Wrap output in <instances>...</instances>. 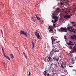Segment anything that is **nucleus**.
Returning <instances> with one entry per match:
<instances>
[{"instance_id":"1","label":"nucleus","mask_w":76,"mask_h":76,"mask_svg":"<svg viewBox=\"0 0 76 76\" xmlns=\"http://www.w3.org/2000/svg\"><path fill=\"white\" fill-rule=\"evenodd\" d=\"M58 15V13H57V12L56 11H53L52 12V19H58V17L57 16V15Z\"/></svg>"},{"instance_id":"2","label":"nucleus","mask_w":76,"mask_h":76,"mask_svg":"<svg viewBox=\"0 0 76 76\" xmlns=\"http://www.w3.org/2000/svg\"><path fill=\"white\" fill-rule=\"evenodd\" d=\"M52 59L51 58L50 56H48L46 57L45 61V62H50V61H51Z\"/></svg>"},{"instance_id":"3","label":"nucleus","mask_w":76,"mask_h":76,"mask_svg":"<svg viewBox=\"0 0 76 76\" xmlns=\"http://www.w3.org/2000/svg\"><path fill=\"white\" fill-rule=\"evenodd\" d=\"M71 27H68L67 28H63V27H61V29L62 30L64 31H65L66 32H67V30H69V29H70Z\"/></svg>"},{"instance_id":"4","label":"nucleus","mask_w":76,"mask_h":76,"mask_svg":"<svg viewBox=\"0 0 76 76\" xmlns=\"http://www.w3.org/2000/svg\"><path fill=\"white\" fill-rule=\"evenodd\" d=\"M20 34H21V35H24L25 36V37H28V35L26 33V32H25L24 31H21L20 32Z\"/></svg>"},{"instance_id":"5","label":"nucleus","mask_w":76,"mask_h":76,"mask_svg":"<svg viewBox=\"0 0 76 76\" xmlns=\"http://www.w3.org/2000/svg\"><path fill=\"white\" fill-rule=\"evenodd\" d=\"M34 34L37 37V38L38 39H39L40 38H41L40 36L39 35V33H38L37 32H34Z\"/></svg>"},{"instance_id":"6","label":"nucleus","mask_w":76,"mask_h":76,"mask_svg":"<svg viewBox=\"0 0 76 76\" xmlns=\"http://www.w3.org/2000/svg\"><path fill=\"white\" fill-rule=\"evenodd\" d=\"M44 74L45 76H50V74H49V73L45 71L44 72Z\"/></svg>"},{"instance_id":"7","label":"nucleus","mask_w":76,"mask_h":76,"mask_svg":"<svg viewBox=\"0 0 76 76\" xmlns=\"http://www.w3.org/2000/svg\"><path fill=\"white\" fill-rule=\"evenodd\" d=\"M64 18H66V19L67 18H71L70 17V15H65L64 16Z\"/></svg>"},{"instance_id":"8","label":"nucleus","mask_w":76,"mask_h":76,"mask_svg":"<svg viewBox=\"0 0 76 76\" xmlns=\"http://www.w3.org/2000/svg\"><path fill=\"white\" fill-rule=\"evenodd\" d=\"M51 39H52V45H53V47H54V45H53V41H54V38L53 37H51Z\"/></svg>"},{"instance_id":"9","label":"nucleus","mask_w":76,"mask_h":76,"mask_svg":"<svg viewBox=\"0 0 76 76\" xmlns=\"http://www.w3.org/2000/svg\"><path fill=\"white\" fill-rule=\"evenodd\" d=\"M32 45L33 47H32V48H35V45H34V42H32Z\"/></svg>"},{"instance_id":"10","label":"nucleus","mask_w":76,"mask_h":76,"mask_svg":"<svg viewBox=\"0 0 76 76\" xmlns=\"http://www.w3.org/2000/svg\"><path fill=\"white\" fill-rule=\"evenodd\" d=\"M35 16H36L37 18V20H41L40 19V18H39V17H38V16H37V15H35Z\"/></svg>"},{"instance_id":"11","label":"nucleus","mask_w":76,"mask_h":76,"mask_svg":"<svg viewBox=\"0 0 76 76\" xmlns=\"http://www.w3.org/2000/svg\"><path fill=\"white\" fill-rule=\"evenodd\" d=\"M10 56L12 59H13V58H14V56H13V55L12 54H11Z\"/></svg>"},{"instance_id":"12","label":"nucleus","mask_w":76,"mask_h":76,"mask_svg":"<svg viewBox=\"0 0 76 76\" xmlns=\"http://www.w3.org/2000/svg\"><path fill=\"white\" fill-rule=\"evenodd\" d=\"M4 57H6L7 59H8V60H10V58H9V57L6 56H5Z\"/></svg>"},{"instance_id":"13","label":"nucleus","mask_w":76,"mask_h":76,"mask_svg":"<svg viewBox=\"0 0 76 76\" xmlns=\"http://www.w3.org/2000/svg\"><path fill=\"white\" fill-rule=\"evenodd\" d=\"M23 54L24 56L25 57L26 59H27V56H26V55L25 54L24 52L23 53Z\"/></svg>"},{"instance_id":"14","label":"nucleus","mask_w":76,"mask_h":76,"mask_svg":"<svg viewBox=\"0 0 76 76\" xmlns=\"http://www.w3.org/2000/svg\"><path fill=\"white\" fill-rule=\"evenodd\" d=\"M75 60H72V62H71V63H72V64H74V63H75Z\"/></svg>"},{"instance_id":"15","label":"nucleus","mask_w":76,"mask_h":76,"mask_svg":"<svg viewBox=\"0 0 76 76\" xmlns=\"http://www.w3.org/2000/svg\"><path fill=\"white\" fill-rule=\"evenodd\" d=\"M60 10V8H58L56 10V12H57V13H58V12H58V10Z\"/></svg>"},{"instance_id":"16","label":"nucleus","mask_w":76,"mask_h":76,"mask_svg":"<svg viewBox=\"0 0 76 76\" xmlns=\"http://www.w3.org/2000/svg\"><path fill=\"white\" fill-rule=\"evenodd\" d=\"M53 29L50 28V30L49 31V32H53Z\"/></svg>"},{"instance_id":"17","label":"nucleus","mask_w":76,"mask_h":76,"mask_svg":"<svg viewBox=\"0 0 76 76\" xmlns=\"http://www.w3.org/2000/svg\"><path fill=\"white\" fill-rule=\"evenodd\" d=\"M32 20L34 22H36V20H33V18H31Z\"/></svg>"},{"instance_id":"18","label":"nucleus","mask_w":76,"mask_h":76,"mask_svg":"<svg viewBox=\"0 0 76 76\" xmlns=\"http://www.w3.org/2000/svg\"><path fill=\"white\" fill-rule=\"evenodd\" d=\"M50 28H51V26H49L48 29H50Z\"/></svg>"},{"instance_id":"19","label":"nucleus","mask_w":76,"mask_h":76,"mask_svg":"<svg viewBox=\"0 0 76 76\" xmlns=\"http://www.w3.org/2000/svg\"><path fill=\"white\" fill-rule=\"evenodd\" d=\"M70 38H71V39H75V38H74V37L72 36H71Z\"/></svg>"},{"instance_id":"20","label":"nucleus","mask_w":76,"mask_h":76,"mask_svg":"<svg viewBox=\"0 0 76 76\" xmlns=\"http://www.w3.org/2000/svg\"><path fill=\"white\" fill-rule=\"evenodd\" d=\"M2 52H3V55H4V56H6V55H5V53H4V51H3Z\"/></svg>"},{"instance_id":"21","label":"nucleus","mask_w":76,"mask_h":76,"mask_svg":"<svg viewBox=\"0 0 76 76\" xmlns=\"http://www.w3.org/2000/svg\"><path fill=\"white\" fill-rule=\"evenodd\" d=\"M53 60H56V57H54V58H53Z\"/></svg>"},{"instance_id":"22","label":"nucleus","mask_w":76,"mask_h":76,"mask_svg":"<svg viewBox=\"0 0 76 76\" xmlns=\"http://www.w3.org/2000/svg\"><path fill=\"white\" fill-rule=\"evenodd\" d=\"M3 64L4 66H6V63H5V62H4V63H3Z\"/></svg>"},{"instance_id":"23","label":"nucleus","mask_w":76,"mask_h":76,"mask_svg":"<svg viewBox=\"0 0 76 76\" xmlns=\"http://www.w3.org/2000/svg\"><path fill=\"white\" fill-rule=\"evenodd\" d=\"M68 44V45H72V44L70 43H67Z\"/></svg>"},{"instance_id":"24","label":"nucleus","mask_w":76,"mask_h":76,"mask_svg":"<svg viewBox=\"0 0 76 76\" xmlns=\"http://www.w3.org/2000/svg\"><path fill=\"white\" fill-rule=\"evenodd\" d=\"M53 25L54 26V28H56V24H54Z\"/></svg>"},{"instance_id":"25","label":"nucleus","mask_w":76,"mask_h":76,"mask_svg":"<svg viewBox=\"0 0 76 76\" xmlns=\"http://www.w3.org/2000/svg\"><path fill=\"white\" fill-rule=\"evenodd\" d=\"M64 39H67V38H66V36H64Z\"/></svg>"},{"instance_id":"26","label":"nucleus","mask_w":76,"mask_h":76,"mask_svg":"<svg viewBox=\"0 0 76 76\" xmlns=\"http://www.w3.org/2000/svg\"><path fill=\"white\" fill-rule=\"evenodd\" d=\"M58 60H59V58H57L56 59V61H58Z\"/></svg>"},{"instance_id":"27","label":"nucleus","mask_w":76,"mask_h":76,"mask_svg":"<svg viewBox=\"0 0 76 76\" xmlns=\"http://www.w3.org/2000/svg\"><path fill=\"white\" fill-rule=\"evenodd\" d=\"M69 42H70V43H71L72 44H73V42H72L71 41H69Z\"/></svg>"},{"instance_id":"28","label":"nucleus","mask_w":76,"mask_h":76,"mask_svg":"<svg viewBox=\"0 0 76 76\" xmlns=\"http://www.w3.org/2000/svg\"><path fill=\"white\" fill-rule=\"evenodd\" d=\"M55 52H59V50H56Z\"/></svg>"},{"instance_id":"29","label":"nucleus","mask_w":76,"mask_h":76,"mask_svg":"<svg viewBox=\"0 0 76 76\" xmlns=\"http://www.w3.org/2000/svg\"><path fill=\"white\" fill-rule=\"evenodd\" d=\"M60 4L61 5H63V3L62 2H61Z\"/></svg>"},{"instance_id":"30","label":"nucleus","mask_w":76,"mask_h":76,"mask_svg":"<svg viewBox=\"0 0 76 76\" xmlns=\"http://www.w3.org/2000/svg\"><path fill=\"white\" fill-rule=\"evenodd\" d=\"M55 21L56 22L57 21H58V19H55Z\"/></svg>"},{"instance_id":"31","label":"nucleus","mask_w":76,"mask_h":76,"mask_svg":"<svg viewBox=\"0 0 76 76\" xmlns=\"http://www.w3.org/2000/svg\"><path fill=\"white\" fill-rule=\"evenodd\" d=\"M29 76H30L31 75V72H29L28 74Z\"/></svg>"},{"instance_id":"32","label":"nucleus","mask_w":76,"mask_h":76,"mask_svg":"<svg viewBox=\"0 0 76 76\" xmlns=\"http://www.w3.org/2000/svg\"><path fill=\"white\" fill-rule=\"evenodd\" d=\"M2 51H4V49H3V48L2 47Z\"/></svg>"},{"instance_id":"33","label":"nucleus","mask_w":76,"mask_h":76,"mask_svg":"<svg viewBox=\"0 0 76 76\" xmlns=\"http://www.w3.org/2000/svg\"><path fill=\"white\" fill-rule=\"evenodd\" d=\"M69 67H73V66H69Z\"/></svg>"},{"instance_id":"34","label":"nucleus","mask_w":76,"mask_h":76,"mask_svg":"<svg viewBox=\"0 0 76 76\" xmlns=\"http://www.w3.org/2000/svg\"><path fill=\"white\" fill-rule=\"evenodd\" d=\"M1 33L2 34V35H3V31L2 30H1Z\"/></svg>"},{"instance_id":"35","label":"nucleus","mask_w":76,"mask_h":76,"mask_svg":"<svg viewBox=\"0 0 76 76\" xmlns=\"http://www.w3.org/2000/svg\"><path fill=\"white\" fill-rule=\"evenodd\" d=\"M61 66L62 68H64V67H63V66H62V65L61 64Z\"/></svg>"},{"instance_id":"36","label":"nucleus","mask_w":76,"mask_h":76,"mask_svg":"<svg viewBox=\"0 0 76 76\" xmlns=\"http://www.w3.org/2000/svg\"><path fill=\"white\" fill-rule=\"evenodd\" d=\"M56 21H54L53 23H56Z\"/></svg>"},{"instance_id":"37","label":"nucleus","mask_w":76,"mask_h":76,"mask_svg":"<svg viewBox=\"0 0 76 76\" xmlns=\"http://www.w3.org/2000/svg\"><path fill=\"white\" fill-rule=\"evenodd\" d=\"M74 26L75 27H76V25H75V24H74Z\"/></svg>"},{"instance_id":"38","label":"nucleus","mask_w":76,"mask_h":76,"mask_svg":"<svg viewBox=\"0 0 76 76\" xmlns=\"http://www.w3.org/2000/svg\"><path fill=\"white\" fill-rule=\"evenodd\" d=\"M70 28H71L72 29H73V27H72V26H71L70 27Z\"/></svg>"},{"instance_id":"39","label":"nucleus","mask_w":76,"mask_h":76,"mask_svg":"<svg viewBox=\"0 0 76 76\" xmlns=\"http://www.w3.org/2000/svg\"><path fill=\"white\" fill-rule=\"evenodd\" d=\"M70 48H72V47L71 46H70Z\"/></svg>"},{"instance_id":"40","label":"nucleus","mask_w":76,"mask_h":76,"mask_svg":"<svg viewBox=\"0 0 76 76\" xmlns=\"http://www.w3.org/2000/svg\"><path fill=\"white\" fill-rule=\"evenodd\" d=\"M71 23H75V22H72Z\"/></svg>"},{"instance_id":"41","label":"nucleus","mask_w":76,"mask_h":76,"mask_svg":"<svg viewBox=\"0 0 76 76\" xmlns=\"http://www.w3.org/2000/svg\"><path fill=\"white\" fill-rule=\"evenodd\" d=\"M73 32H74V33H76V32L75 31H73Z\"/></svg>"},{"instance_id":"42","label":"nucleus","mask_w":76,"mask_h":76,"mask_svg":"<svg viewBox=\"0 0 76 76\" xmlns=\"http://www.w3.org/2000/svg\"><path fill=\"white\" fill-rule=\"evenodd\" d=\"M55 41H56V39H54L53 40V42Z\"/></svg>"},{"instance_id":"43","label":"nucleus","mask_w":76,"mask_h":76,"mask_svg":"<svg viewBox=\"0 0 76 76\" xmlns=\"http://www.w3.org/2000/svg\"><path fill=\"white\" fill-rule=\"evenodd\" d=\"M73 30H72L71 31V32H73Z\"/></svg>"},{"instance_id":"44","label":"nucleus","mask_w":76,"mask_h":76,"mask_svg":"<svg viewBox=\"0 0 76 76\" xmlns=\"http://www.w3.org/2000/svg\"><path fill=\"white\" fill-rule=\"evenodd\" d=\"M52 22H53H53H53V20H52Z\"/></svg>"},{"instance_id":"45","label":"nucleus","mask_w":76,"mask_h":76,"mask_svg":"<svg viewBox=\"0 0 76 76\" xmlns=\"http://www.w3.org/2000/svg\"><path fill=\"white\" fill-rule=\"evenodd\" d=\"M74 45V44H71V45Z\"/></svg>"},{"instance_id":"46","label":"nucleus","mask_w":76,"mask_h":76,"mask_svg":"<svg viewBox=\"0 0 76 76\" xmlns=\"http://www.w3.org/2000/svg\"><path fill=\"white\" fill-rule=\"evenodd\" d=\"M69 31H71V30H69Z\"/></svg>"},{"instance_id":"47","label":"nucleus","mask_w":76,"mask_h":76,"mask_svg":"<svg viewBox=\"0 0 76 76\" xmlns=\"http://www.w3.org/2000/svg\"><path fill=\"white\" fill-rule=\"evenodd\" d=\"M74 31H76V29H74Z\"/></svg>"},{"instance_id":"48","label":"nucleus","mask_w":76,"mask_h":76,"mask_svg":"<svg viewBox=\"0 0 76 76\" xmlns=\"http://www.w3.org/2000/svg\"><path fill=\"white\" fill-rule=\"evenodd\" d=\"M59 42H60V41H58V43H59Z\"/></svg>"},{"instance_id":"49","label":"nucleus","mask_w":76,"mask_h":76,"mask_svg":"<svg viewBox=\"0 0 76 76\" xmlns=\"http://www.w3.org/2000/svg\"><path fill=\"white\" fill-rule=\"evenodd\" d=\"M53 63H52L51 64V65H53Z\"/></svg>"},{"instance_id":"50","label":"nucleus","mask_w":76,"mask_h":76,"mask_svg":"<svg viewBox=\"0 0 76 76\" xmlns=\"http://www.w3.org/2000/svg\"><path fill=\"white\" fill-rule=\"evenodd\" d=\"M70 11H69L68 12H69V13H70Z\"/></svg>"},{"instance_id":"51","label":"nucleus","mask_w":76,"mask_h":76,"mask_svg":"<svg viewBox=\"0 0 76 76\" xmlns=\"http://www.w3.org/2000/svg\"><path fill=\"white\" fill-rule=\"evenodd\" d=\"M13 76H15L14 75V74H13Z\"/></svg>"},{"instance_id":"52","label":"nucleus","mask_w":76,"mask_h":76,"mask_svg":"<svg viewBox=\"0 0 76 76\" xmlns=\"http://www.w3.org/2000/svg\"><path fill=\"white\" fill-rule=\"evenodd\" d=\"M75 59H76V57H75Z\"/></svg>"},{"instance_id":"53","label":"nucleus","mask_w":76,"mask_h":76,"mask_svg":"<svg viewBox=\"0 0 76 76\" xmlns=\"http://www.w3.org/2000/svg\"><path fill=\"white\" fill-rule=\"evenodd\" d=\"M62 0H60L61 1H62Z\"/></svg>"},{"instance_id":"54","label":"nucleus","mask_w":76,"mask_h":76,"mask_svg":"<svg viewBox=\"0 0 76 76\" xmlns=\"http://www.w3.org/2000/svg\"><path fill=\"white\" fill-rule=\"evenodd\" d=\"M68 26H69V25H68Z\"/></svg>"},{"instance_id":"55","label":"nucleus","mask_w":76,"mask_h":76,"mask_svg":"<svg viewBox=\"0 0 76 76\" xmlns=\"http://www.w3.org/2000/svg\"><path fill=\"white\" fill-rule=\"evenodd\" d=\"M51 52L50 53V54H51Z\"/></svg>"},{"instance_id":"56","label":"nucleus","mask_w":76,"mask_h":76,"mask_svg":"<svg viewBox=\"0 0 76 76\" xmlns=\"http://www.w3.org/2000/svg\"><path fill=\"white\" fill-rule=\"evenodd\" d=\"M75 43H74V45H75Z\"/></svg>"},{"instance_id":"57","label":"nucleus","mask_w":76,"mask_h":76,"mask_svg":"<svg viewBox=\"0 0 76 76\" xmlns=\"http://www.w3.org/2000/svg\"><path fill=\"white\" fill-rule=\"evenodd\" d=\"M75 45H76V44H75Z\"/></svg>"},{"instance_id":"58","label":"nucleus","mask_w":76,"mask_h":76,"mask_svg":"<svg viewBox=\"0 0 76 76\" xmlns=\"http://www.w3.org/2000/svg\"><path fill=\"white\" fill-rule=\"evenodd\" d=\"M52 51H53V50H52Z\"/></svg>"},{"instance_id":"59","label":"nucleus","mask_w":76,"mask_h":76,"mask_svg":"<svg viewBox=\"0 0 76 76\" xmlns=\"http://www.w3.org/2000/svg\"><path fill=\"white\" fill-rule=\"evenodd\" d=\"M15 76V75H14V76Z\"/></svg>"}]
</instances>
